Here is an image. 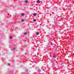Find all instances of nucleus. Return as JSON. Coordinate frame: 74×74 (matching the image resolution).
I'll list each match as a JSON object with an SVG mask.
<instances>
[{"instance_id":"1a4fd4ad","label":"nucleus","mask_w":74,"mask_h":74,"mask_svg":"<svg viewBox=\"0 0 74 74\" xmlns=\"http://www.w3.org/2000/svg\"><path fill=\"white\" fill-rule=\"evenodd\" d=\"M23 21H24V20L23 19L21 20V21L22 22H23Z\"/></svg>"},{"instance_id":"20e7f679","label":"nucleus","mask_w":74,"mask_h":74,"mask_svg":"<svg viewBox=\"0 0 74 74\" xmlns=\"http://www.w3.org/2000/svg\"><path fill=\"white\" fill-rule=\"evenodd\" d=\"M39 34V33L38 32H37L36 33V35H38Z\"/></svg>"},{"instance_id":"f257e3e1","label":"nucleus","mask_w":74,"mask_h":74,"mask_svg":"<svg viewBox=\"0 0 74 74\" xmlns=\"http://www.w3.org/2000/svg\"><path fill=\"white\" fill-rule=\"evenodd\" d=\"M37 15V14L36 13H34L33 14V16H36Z\"/></svg>"},{"instance_id":"39448f33","label":"nucleus","mask_w":74,"mask_h":74,"mask_svg":"<svg viewBox=\"0 0 74 74\" xmlns=\"http://www.w3.org/2000/svg\"><path fill=\"white\" fill-rule=\"evenodd\" d=\"M37 3H40V1L38 0L37 1Z\"/></svg>"},{"instance_id":"4468645a","label":"nucleus","mask_w":74,"mask_h":74,"mask_svg":"<svg viewBox=\"0 0 74 74\" xmlns=\"http://www.w3.org/2000/svg\"><path fill=\"white\" fill-rule=\"evenodd\" d=\"M51 45H52L53 44V43H51Z\"/></svg>"},{"instance_id":"6e6552de","label":"nucleus","mask_w":74,"mask_h":74,"mask_svg":"<svg viewBox=\"0 0 74 74\" xmlns=\"http://www.w3.org/2000/svg\"><path fill=\"white\" fill-rule=\"evenodd\" d=\"M69 57H70L69 56H66V58H69Z\"/></svg>"},{"instance_id":"423d86ee","label":"nucleus","mask_w":74,"mask_h":74,"mask_svg":"<svg viewBox=\"0 0 74 74\" xmlns=\"http://www.w3.org/2000/svg\"><path fill=\"white\" fill-rule=\"evenodd\" d=\"M21 15H22V16H25V14H21Z\"/></svg>"},{"instance_id":"f8f14e48","label":"nucleus","mask_w":74,"mask_h":74,"mask_svg":"<svg viewBox=\"0 0 74 74\" xmlns=\"http://www.w3.org/2000/svg\"><path fill=\"white\" fill-rule=\"evenodd\" d=\"M10 39H12V36H10Z\"/></svg>"},{"instance_id":"0eeeda50","label":"nucleus","mask_w":74,"mask_h":74,"mask_svg":"<svg viewBox=\"0 0 74 74\" xmlns=\"http://www.w3.org/2000/svg\"><path fill=\"white\" fill-rule=\"evenodd\" d=\"M38 72H41V70L40 69H38Z\"/></svg>"},{"instance_id":"ddd939ff","label":"nucleus","mask_w":74,"mask_h":74,"mask_svg":"<svg viewBox=\"0 0 74 74\" xmlns=\"http://www.w3.org/2000/svg\"><path fill=\"white\" fill-rule=\"evenodd\" d=\"M13 50H15V48H13Z\"/></svg>"},{"instance_id":"7ed1b4c3","label":"nucleus","mask_w":74,"mask_h":74,"mask_svg":"<svg viewBox=\"0 0 74 74\" xmlns=\"http://www.w3.org/2000/svg\"><path fill=\"white\" fill-rule=\"evenodd\" d=\"M24 34V36H26V34H27V33L26 32H25Z\"/></svg>"},{"instance_id":"9b49d317","label":"nucleus","mask_w":74,"mask_h":74,"mask_svg":"<svg viewBox=\"0 0 74 74\" xmlns=\"http://www.w3.org/2000/svg\"><path fill=\"white\" fill-rule=\"evenodd\" d=\"M33 21L34 22H36V19L34 20H33Z\"/></svg>"},{"instance_id":"f03ea898","label":"nucleus","mask_w":74,"mask_h":74,"mask_svg":"<svg viewBox=\"0 0 74 74\" xmlns=\"http://www.w3.org/2000/svg\"><path fill=\"white\" fill-rule=\"evenodd\" d=\"M53 58H56V56L55 55H53Z\"/></svg>"},{"instance_id":"9d476101","label":"nucleus","mask_w":74,"mask_h":74,"mask_svg":"<svg viewBox=\"0 0 74 74\" xmlns=\"http://www.w3.org/2000/svg\"><path fill=\"white\" fill-rule=\"evenodd\" d=\"M28 1H25V3H27Z\"/></svg>"}]
</instances>
